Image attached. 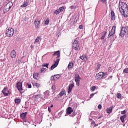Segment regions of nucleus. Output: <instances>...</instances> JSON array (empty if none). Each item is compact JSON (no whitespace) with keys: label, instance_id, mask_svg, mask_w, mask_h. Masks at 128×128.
<instances>
[{"label":"nucleus","instance_id":"obj_44","mask_svg":"<svg viewBox=\"0 0 128 128\" xmlns=\"http://www.w3.org/2000/svg\"><path fill=\"white\" fill-rule=\"evenodd\" d=\"M96 86H93L92 87V89H91V90H92V92H94V90H96Z\"/></svg>","mask_w":128,"mask_h":128},{"label":"nucleus","instance_id":"obj_8","mask_svg":"<svg viewBox=\"0 0 128 128\" xmlns=\"http://www.w3.org/2000/svg\"><path fill=\"white\" fill-rule=\"evenodd\" d=\"M34 24L36 28H40V20L38 18H36L34 20Z\"/></svg>","mask_w":128,"mask_h":128},{"label":"nucleus","instance_id":"obj_26","mask_svg":"<svg viewBox=\"0 0 128 128\" xmlns=\"http://www.w3.org/2000/svg\"><path fill=\"white\" fill-rule=\"evenodd\" d=\"M46 72V68H41V70H40L41 74H44V72Z\"/></svg>","mask_w":128,"mask_h":128},{"label":"nucleus","instance_id":"obj_17","mask_svg":"<svg viewBox=\"0 0 128 128\" xmlns=\"http://www.w3.org/2000/svg\"><path fill=\"white\" fill-rule=\"evenodd\" d=\"M80 60H82L83 62H86L88 60V56H82L80 57Z\"/></svg>","mask_w":128,"mask_h":128},{"label":"nucleus","instance_id":"obj_19","mask_svg":"<svg viewBox=\"0 0 128 128\" xmlns=\"http://www.w3.org/2000/svg\"><path fill=\"white\" fill-rule=\"evenodd\" d=\"M33 78H35V80H39L40 79V76H38V73L34 74Z\"/></svg>","mask_w":128,"mask_h":128},{"label":"nucleus","instance_id":"obj_62","mask_svg":"<svg viewBox=\"0 0 128 128\" xmlns=\"http://www.w3.org/2000/svg\"><path fill=\"white\" fill-rule=\"evenodd\" d=\"M90 120H92V119H90Z\"/></svg>","mask_w":128,"mask_h":128},{"label":"nucleus","instance_id":"obj_39","mask_svg":"<svg viewBox=\"0 0 128 128\" xmlns=\"http://www.w3.org/2000/svg\"><path fill=\"white\" fill-rule=\"evenodd\" d=\"M58 10L61 12H63L64 10V6H62V7H60Z\"/></svg>","mask_w":128,"mask_h":128},{"label":"nucleus","instance_id":"obj_34","mask_svg":"<svg viewBox=\"0 0 128 128\" xmlns=\"http://www.w3.org/2000/svg\"><path fill=\"white\" fill-rule=\"evenodd\" d=\"M40 36H38L37 37L36 40H35V42H40Z\"/></svg>","mask_w":128,"mask_h":128},{"label":"nucleus","instance_id":"obj_14","mask_svg":"<svg viewBox=\"0 0 128 128\" xmlns=\"http://www.w3.org/2000/svg\"><path fill=\"white\" fill-rule=\"evenodd\" d=\"M74 86V84H70L68 86V94H70L72 92V88Z\"/></svg>","mask_w":128,"mask_h":128},{"label":"nucleus","instance_id":"obj_20","mask_svg":"<svg viewBox=\"0 0 128 128\" xmlns=\"http://www.w3.org/2000/svg\"><path fill=\"white\" fill-rule=\"evenodd\" d=\"M124 118H126V114H124L120 117V120L122 122H124Z\"/></svg>","mask_w":128,"mask_h":128},{"label":"nucleus","instance_id":"obj_41","mask_svg":"<svg viewBox=\"0 0 128 128\" xmlns=\"http://www.w3.org/2000/svg\"><path fill=\"white\" fill-rule=\"evenodd\" d=\"M116 96L118 98H122V94H117Z\"/></svg>","mask_w":128,"mask_h":128},{"label":"nucleus","instance_id":"obj_10","mask_svg":"<svg viewBox=\"0 0 128 128\" xmlns=\"http://www.w3.org/2000/svg\"><path fill=\"white\" fill-rule=\"evenodd\" d=\"M126 34V31L124 30V28H122L121 29L120 34H119L120 36H121V38H124V36Z\"/></svg>","mask_w":128,"mask_h":128},{"label":"nucleus","instance_id":"obj_47","mask_svg":"<svg viewBox=\"0 0 128 128\" xmlns=\"http://www.w3.org/2000/svg\"><path fill=\"white\" fill-rule=\"evenodd\" d=\"M28 88H32V84H27Z\"/></svg>","mask_w":128,"mask_h":128},{"label":"nucleus","instance_id":"obj_54","mask_svg":"<svg viewBox=\"0 0 128 128\" xmlns=\"http://www.w3.org/2000/svg\"><path fill=\"white\" fill-rule=\"evenodd\" d=\"M72 116H76V112H74V113H72Z\"/></svg>","mask_w":128,"mask_h":128},{"label":"nucleus","instance_id":"obj_1","mask_svg":"<svg viewBox=\"0 0 128 128\" xmlns=\"http://www.w3.org/2000/svg\"><path fill=\"white\" fill-rule=\"evenodd\" d=\"M119 10L120 14L124 16V18H128V4L124 2H119Z\"/></svg>","mask_w":128,"mask_h":128},{"label":"nucleus","instance_id":"obj_48","mask_svg":"<svg viewBox=\"0 0 128 128\" xmlns=\"http://www.w3.org/2000/svg\"><path fill=\"white\" fill-rule=\"evenodd\" d=\"M102 106L100 104H99L98 106V108H99V110H100V108H102Z\"/></svg>","mask_w":128,"mask_h":128},{"label":"nucleus","instance_id":"obj_3","mask_svg":"<svg viewBox=\"0 0 128 128\" xmlns=\"http://www.w3.org/2000/svg\"><path fill=\"white\" fill-rule=\"evenodd\" d=\"M13 5H14V4L12 2H9L8 3H7L4 6V14L8 12H9L10 10V8H12V6Z\"/></svg>","mask_w":128,"mask_h":128},{"label":"nucleus","instance_id":"obj_18","mask_svg":"<svg viewBox=\"0 0 128 128\" xmlns=\"http://www.w3.org/2000/svg\"><path fill=\"white\" fill-rule=\"evenodd\" d=\"M73 49L74 50H80V44L78 45H74L72 46Z\"/></svg>","mask_w":128,"mask_h":128},{"label":"nucleus","instance_id":"obj_35","mask_svg":"<svg viewBox=\"0 0 128 128\" xmlns=\"http://www.w3.org/2000/svg\"><path fill=\"white\" fill-rule=\"evenodd\" d=\"M42 66L44 68V67H46V68H48V64L47 63V64H42Z\"/></svg>","mask_w":128,"mask_h":128},{"label":"nucleus","instance_id":"obj_21","mask_svg":"<svg viewBox=\"0 0 128 128\" xmlns=\"http://www.w3.org/2000/svg\"><path fill=\"white\" fill-rule=\"evenodd\" d=\"M68 70H72V68H74V63H72V62H70L68 64Z\"/></svg>","mask_w":128,"mask_h":128},{"label":"nucleus","instance_id":"obj_46","mask_svg":"<svg viewBox=\"0 0 128 128\" xmlns=\"http://www.w3.org/2000/svg\"><path fill=\"white\" fill-rule=\"evenodd\" d=\"M79 28H80V30H82V28H84V26H82V25H80L79 26Z\"/></svg>","mask_w":128,"mask_h":128},{"label":"nucleus","instance_id":"obj_11","mask_svg":"<svg viewBox=\"0 0 128 128\" xmlns=\"http://www.w3.org/2000/svg\"><path fill=\"white\" fill-rule=\"evenodd\" d=\"M80 75L76 74L75 75V82H76V84L80 86Z\"/></svg>","mask_w":128,"mask_h":128},{"label":"nucleus","instance_id":"obj_28","mask_svg":"<svg viewBox=\"0 0 128 128\" xmlns=\"http://www.w3.org/2000/svg\"><path fill=\"white\" fill-rule=\"evenodd\" d=\"M80 44H78V40H75L74 42H73V46H78Z\"/></svg>","mask_w":128,"mask_h":128},{"label":"nucleus","instance_id":"obj_52","mask_svg":"<svg viewBox=\"0 0 128 128\" xmlns=\"http://www.w3.org/2000/svg\"><path fill=\"white\" fill-rule=\"evenodd\" d=\"M96 124V122L94 121L91 122V124Z\"/></svg>","mask_w":128,"mask_h":128},{"label":"nucleus","instance_id":"obj_57","mask_svg":"<svg viewBox=\"0 0 128 128\" xmlns=\"http://www.w3.org/2000/svg\"><path fill=\"white\" fill-rule=\"evenodd\" d=\"M70 8L71 10H72V8H74V6H71L70 7Z\"/></svg>","mask_w":128,"mask_h":128},{"label":"nucleus","instance_id":"obj_24","mask_svg":"<svg viewBox=\"0 0 128 128\" xmlns=\"http://www.w3.org/2000/svg\"><path fill=\"white\" fill-rule=\"evenodd\" d=\"M112 108H114V106H112L111 107L107 108L106 112H112Z\"/></svg>","mask_w":128,"mask_h":128},{"label":"nucleus","instance_id":"obj_6","mask_svg":"<svg viewBox=\"0 0 128 128\" xmlns=\"http://www.w3.org/2000/svg\"><path fill=\"white\" fill-rule=\"evenodd\" d=\"M60 58H58L56 61H54V63L50 67V70H52L58 66V62H60Z\"/></svg>","mask_w":128,"mask_h":128},{"label":"nucleus","instance_id":"obj_31","mask_svg":"<svg viewBox=\"0 0 128 128\" xmlns=\"http://www.w3.org/2000/svg\"><path fill=\"white\" fill-rule=\"evenodd\" d=\"M16 104H20V99L16 98L14 100Z\"/></svg>","mask_w":128,"mask_h":128},{"label":"nucleus","instance_id":"obj_16","mask_svg":"<svg viewBox=\"0 0 128 128\" xmlns=\"http://www.w3.org/2000/svg\"><path fill=\"white\" fill-rule=\"evenodd\" d=\"M110 18H111L112 20H116V15L114 14V10H111Z\"/></svg>","mask_w":128,"mask_h":128},{"label":"nucleus","instance_id":"obj_27","mask_svg":"<svg viewBox=\"0 0 128 128\" xmlns=\"http://www.w3.org/2000/svg\"><path fill=\"white\" fill-rule=\"evenodd\" d=\"M102 34H104V36H102L100 38V40H104V38H106V32H104Z\"/></svg>","mask_w":128,"mask_h":128},{"label":"nucleus","instance_id":"obj_23","mask_svg":"<svg viewBox=\"0 0 128 128\" xmlns=\"http://www.w3.org/2000/svg\"><path fill=\"white\" fill-rule=\"evenodd\" d=\"M26 112H23L22 114H20V116L22 120L26 118Z\"/></svg>","mask_w":128,"mask_h":128},{"label":"nucleus","instance_id":"obj_45","mask_svg":"<svg viewBox=\"0 0 128 128\" xmlns=\"http://www.w3.org/2000/svg\"><path fill=\"white\" fill-rule=\"evenodd\" d=\"M56 78H55V77H54V76H52V77H51V80H56Z\"/></svg>","mask_w":128,"mask_h":128},{"label":"nucleus","instance_id":"obj_9","mask_svg":"<svg viewBox=\"0 0 128 128\" xmlns=\"http://www.w3.org/2000/svg\"><path fill=\"white\" fill-rule=\"evenodd\" d=\"M16 88L18 90H22V82H20L16 83Z\"/></svg>","mask_w":128,"mask_h":128},{"label":"nucleus","instance_id":"obj_59","mask_svg":"<svg viewBox=\"0 0 128 128\" xmlns=\"http://www.w3.org/2000/svg\"><path fill=\"white\" fill-rule=\"evenodd\" d=\"M98 124H94V128H96V126H98Z\"/></svg>","mask_w":128,"mask_h":128},{"label":"nucleus","instance_id":"obj_38","mask_svg":"<svg viewBox=\"0 0 128 128\" xmlns=\"http://www.w3.org/2000/svg\"><path fill=\"white\" fill-rule=\"evenodd\" d=\"M55 78H56L57 80H58V78H60V74H56L54 76Z\"/></svg>","mask_w":128,"mask_h":128},{"label":"nucleus","instance_id":"obj_50","mask_svg":"<svg viewBox=\"0 0 128 128\" xmlns=\"http://www.w3.org/2000/svg\"><path fill=\"white\" fill-rule=\"evenodd\" d=\"M48 110L50 112H52V110H50V107H48Z\"/></svg>","mask_w":128,"mask_h":128},{"label":"nucleus","instance_id":"obj_49","mask_svg":"<svg viewBox=\"0 0 128 128\" xmlns=\"http://www.w3.org/2000/svg\"><path fill=\"white\" fill-rule=\"evenodd\" d=\"M100 1L103 2L104 4V2H106V0H100Z\"/></svg>","mask_w":128,"mask_h":128},{"label":"nucleus","instance_id":"obj_15","mask_svg":"<svg viewBox=\"0 0 128 128\" xmlns=\"http://www.w3.org/2000/svg\"><path fill=\"white\" fill-rule=\"evenodd\" d=\"M10 56L12 58H14L16 56V52L14 50H12L10 52Z\"/></svg>","mask_w":128,"mask_h":128},{"label":"nucleus","instance_id":"obj_2","mask_svg":"<svg viewBox=\"0 0 128 128\" xmlns=\"http://www.w3.org/2000/svg\"><path fill=\"white\" fill-rule=\"evenodd\" d=\"M114 34H116V26H112L111 31L109 32L108 36V38H110V36H114V38L112 40L114 42V40L116 38V36H114Z\"/></svg>","mask_w":128,"mask_h":128},{"label":"nucleus","instance_id":"obj_30","mask_svg":"<svg viewBox=\"0 0 128 128\" xmlns=\"http://www.w3.org/2000/svg\"><path fill=\"white\" fill-rule=\"evenodd\" d=\"M34 86H36V88H40V85L38 83H34L33 84Z\"/></svg>","mask_w":128,"mask_h":128},{"label":"nucleus","instance_id":"obj_58","mask_svg":"<svg viewBox=\"0 0 128 128\" xmlns=\"http://www.w3.org/2000/svg\"><path fill=\"white\" fill-rule=\"evenodd\" d=\"M53 106H54V105H53V104H52V105L50 106V108H52Z\"/></svg>","mask_w":128,"mask_h":128},{"label":"nucleus","instance_id":"obj_13","mask_svg":"<svg viewBox=\"0 0 128 128\" xmlns=\"http://www.w3.org/2000/svg\"><path fill=\"white\" fill-rule=\"evenodd\" d=\"M52 56H57L56 58L58 60V58H60V50L56 51L54 52Z\"/></svg>","mask_w":128,"mask_h":128},{"label":"nucleus","instance_id":"obj_4","mask_svg":"<svg viewBox=\"0 0 128 128\" xmlns=\"http://www.w3.org/2000/svg\"><path fill=\"white\" fill-rule=\"evenodd\" d=\"M14 30L12 28H10L8 29H7L6 32V34L8 38H10V36H14Z\"/></svg>","mask_w":128,"mask_h":128},{"label":"nucleus","instance_id":"obj_33","mask_svg":"<svg viewBox=\"0 0 128 128\" xmlns=\"http://www.w3.org/2000/svg\"><path fill=\"white\" fill-rule=\"evenodd\" d=\"M100 64H97V67L96 68V70H98L100 68Z\"/></svg>","mask_w":128,"mask_h":128},{"label":"nucleus","instance_id":"obj_7","mask_svg":"<svg viewBox=\"0 0 128 128\" xmlns=\"http://www.w3.org/2000/svg\"><path fill=\"white\" fill-rule=\"evenodd\" d=\"M104 76V72H100L95 76L96 80H102Z\"/></svg>","mask_w":128,"mask_h":128},{"label":"nucleus","instance_id":"obj_56","mask_svg":"<svg viewBox=\"0 0 128 128\" xmlns=\"http://www.w3.org/2000/svg\"><path fill=\"white\" fill-rule=\"evenodd\" d=\"M72 114V112H66V114L70 115Z\"/></svg>","mask_w":128,"mask_h":128},{"label":"nucleus","instance_id":"obj_61","mask_svg":"<svg viewBox=\"0 0 128 128\" xmlns=\"http://www.w3.org/2000/svg\"><path fill=\"white\" fill-rule=\"evenodd\" d=\"M30 48H32V46H30Z\"/></svg>","mask_w":128,"mask_h":128},{"label":"nucleus","instance_id":"obj_55","mask_svg":"<svg viewBox=\"0 0 128 128\" xmlns=\"http://www.w3.org/2000/svg\"><path fill=\"white\" fill-rule=\"evenodd\" d=\"M52 88L54 90V86H52Z\"/></svg>","mask_w":128,"mask_h":128},{"label":"nucleus","instance_id":"obj_51","mask_svg":"<svg viewBox=\"0 0 128 128\" xmlns=\"http://www.w3.org/2000/svg\"><path fill=\"white\" fill-rule=\"evenodd\" d=\"M102 115L100 116L98 118V120H100V118H102Z\"/></svg>","mask_w":128,"mask_h":128},{"label":"nucleus","instance_id":"obj_53","mask_svg":"<svg viewBox=\"0 0 128 128\" xmlns=\"http://www.w3.org/2000/svg\"><path fill=\"white\" fill-rule=\"evenodd\" d=\"M21 62H22V60H18V64H20Z\"/></svg>","mask_w":128,"mask_h":128},{"label":"nucleus","instance_id":"obj_42","mask_svg":"<svg viewBox=\"0 0 128 128\" xmlns=\"http://www.w3.org/2000/svg\"><path fill=\"white\" fill-rule=\"evenodd\" d=\"M123 72H125V74H128V68L124 69Z\"/></svg>","mask_w":128,"mask_h":128},{"label":"nucleus","instance_id":"obj_22","mask_svg":"<svg viewBox=\"0 0 128 128\" xmlns=\"http://www.w3.org/2000/svg\"><path fill=\"white\" fill-rule=\"evenodd\" d=\"M66 112H72L74 110L71 107H68L66 110Z\"/></svg>","mask_w":128,"mask_h":128},{"label":"nucleus","instance_id":"obj_43","mask_svg":"<svg viewBox=\"0 0 128 128\" xmlns=\"http://www.w3.org/2000/svg\"><path fill=\"white\" fill-rule=\"evenodd\" d=\"M96 94V93L92 94H90V98H92L94 97V96Z\"/></svg>","mask_w":128,"mask_h":128},{"label":"nucleus","instance_id":"obj_12","mask_svg":"<svg viewBox=\"0 0 128 128\" xmlns=\"http://www.w3.org/2000/svg\"><path fill=\"white\" fill-rule=\"evenodd\" d=\"M44 97L42 96V98L43 100H46V98H48V96H50V91L46 90V92H44Z\"/></svg>","mask_w":128,"mask_h":128},{"label":"nucleus","instance_id":"obj_25","mask_svg":"<svg viewBox=\"0 0 128 128\" xmlns=\"http://www.w3.org/2000/svg\"><path fill=\"white\" fill-rule=\"evenodd\" d=\"M64 92V90H62L59 94V96H64V94H66Z\"/></svg>","mask_w":128,"mask_h":128},{"label":"nucleus","instance_id":"obj_5","mask_svg":"<svg viewBox=\"0 0 128 128\" xmlns=\"http://www.w3.org/2000/svg\"><path fill=\"white\" fill-rule=\"evenodd\" d=\"M2 92L4 96H8V94H10L11 92L8 90L7 87L4 88L2 90Z\"/></svg>","mask_w":128,"mask_h":128},{"label":"nucleus","instance_id":"obj_60","mask_svg":"<svg viewBox=\"0 0 128 128\" xmlns=\"http://www.w3.org/2000/svg\"><path fill=\"white\" fill-rule=\"evenodd\" d=\"M121 112H126V110H124Z\"/></svg>","mask_w":128,"mask_h":128},{"label":"nucleus","instance_id":"obj_29","mask_svg":"<svg viewBox=\"0 0 128 128\" xmlns=\"http://www.w3.org/2000/svg\"><path fill=\"white\" fill-rule=\"evenodd\" d=\"M28 2H24L22 5L21 6L22 8H26V6H28Z\"/></svg>","mask_w":128,"mask_h":128},{"label":"nucleus","instance_id":"obj_32","mask_svg":"<svg viewBox=\"0 0 128 128\" xmlns=\"http://www.w3.org/2000/svg\"><path fill=\"white\" fill-rule=\"evenodd\" d=\"M60 12L59 9L56 10L54 12V14H60Z\"/></svg>","mask_w":128,"mask_h":128},{"label":"nucleus","instance_id":"obj_36","mask_svg":"<svg viewBox=\"0 0 128 128\" xmlns=\"http://www.w3.org/2000/svg\"><path fill=\"white\" fill-rule=\"evenodd\" d=\"M42 98V94H38L35 96V98Z\"/></svg>","mask_w":128,"mask_h":128},{"label":"nucleus","instance_id":"obj_37","mask_svg":"<svg viewBox=\"0 0 128 128\" xmlns=\"http://www.w3.org/2000/svg\"><path fill=\"white\" fill-rule=\"evenodd\" d=\"M49 23H50V20L47 19L44 22V24H46V26H48V24Z\"/></svg>","mask_w":128,"mask_h":128},{"label":"nucleus","instance_id":"obj_40","mask_svg":"<svg viewBox=\"0 0 128 128\" xmlns=\"http://www.w3.org/2000/svg\"><path fill=\"white\" fill-rule=\"evenodd\" d=\"M124 30H125V32H126V34H128V26L124 28Z\"/></svg>","mask_w":128,"mask_h":128},{"label":"nucleus","instance_id":"obj_63","mask_svg":"<svg viewBox=\"0 0 128 128\" xmlns=\"http://www.w3.org/2000/svg\"><path fill=\"white\" fill-rule=\"evenodd\" d=\"M124 114V113H122V114Z\"/></svg>","mask_w":128,"mask_h":128}]
</instances>
